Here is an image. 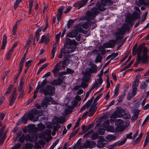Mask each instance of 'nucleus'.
<instances>
[{
  "label": "nucleus",
  "instance_id": "1",
  "mask_svg": "<svg viewBox=\"0 0 149 149\" xmlns=\"http://www.w3.org/2000/svg\"><path fill=\"white\" fill-rule=\"evenodd\" d=\"M145 44L140 45L136 51L135 52V54L136 53L137 54V58H136V61L135 63L138 65L140 62L142 61L143 63L148 62L147 60L148 56L147 55L148 49L144 47Z\"/></svg>",
  "mask_w": 149,
  "mask_h": 149
},
{
  "label": "nucleus",
  "instance_id": "2",
  "mask_svg": "<svg viewBox=\"0 0 149 149\" xmlns=\"http://www.w3.org/2000/svg\"><path fill=\"white\" fill-rule=\"evenodd\" d=\"M101 2H98L96 4V7L100 11H103L105 10L106 9L104 7L107 5L111 6L113 2L111 0H101Z\"/></svg>",
  "mask_w": 149,
  "mask_h": 149
},
{
  "label": "nucleus",
  "instance_id": "3",
  "mask_svg": "<svg viewBox=\"0 0 149 149\" xmlns=\"http://www.w3.org/2000/svg\"><path fill=\"white\" fill-rule=\"evenodd\" d=\"M129 26L126 24H124L119 30L116 32L115 35L117 38L118 39H122L123 37V35L125 33V31H129Z\"/></svg>",
  "mask_w": 149,
  "mask_h": 149
},
{
  "label": "nucleus",
  "instance_id": "4",
  "mask_svg": "<svg viewBox=\"0 0 149 149\" xmlns=\"http://www.w3.org/2000/svg\"><path fill=\"white\" fill-rule=\"evenodd\" d=\"M54 88L50 85H47L45 88H42L40 89V93H43L45 96H46L48 95H53L54 94Z\"/></svg>",
  "mask_w": 149,
  "mask_h": 149
},
{
  "label": "nucleus",
  "instance_id": "5",
  "mask_svg": "<svg viewBox=\"0 0 149 149\" xmlns=\"http://www.w3.org/2000/svg\"><path fill=\"white\" fill-rule=\"evenodd\" d=\"M97 8H93L91 9L92 12L90 11H87L86 12V15L87 16L84 17V19H92L95 17V16L98 13Z\"/></svg>",
  "mask_w": 149,
  "mask_h": 149
},
{
  "label": "nucleus",
  "instance_id": "6",
  "mask_svg": "<svg viewBox=\"0 0 149 149\" xmlns=\"http://www.w3.org/2000/svg\"><path fill=\"white\" fill-rule=\"evenodd\" d=\"M37 110L35 109L30 110L26 115L30 120L35 122L38 120L39 117L38 116L34 117V115H37Z\"/></svg>",
  "mask_w": 149,
  "mask_h": 149
},
{
  "label": "nucleus",
  "instance_id": "7",
  "mask_svg": "<svg viewBox=\"0 0 149 149\" xmlns=\"http://www.w3.org/2000/svg\"><path fill=\"white\" fill-rule=\"evenodd\" d=\"M61 62L59 61L56 65L54 66V69L52 70V72L54 73V76L56 77L58 75V73L60 70L62 68L61 66Z\"/></svg>",
  "mask_w": 149,
  "mask_h": 149
},
{
  "label": "nucleus",
  "instance_id": "8",
  "mask_svg": "<svg viewBox=\"0 0 149 149\" xmlns=\"http://www.w3.org/2000/svg\"><path fill=\"white\" fill-rule=\"evenodd\" d=\"M6 126L4 125L1 127L0 131V144L2 145L6 138V134H3V132L5 130Z\"/></svg>",
  "mask_w": 149,
  "mask_h": 149
},
{
  "label": "nucleus",
  "instance_id": "9",
  "mask_svg": "<svg viewBox=\"0 0 149 149\" xmlns=\"http://www.w3.org/2000/svg\"><path fill=\"white\" fill-rule=\"evenodd\" d=\"M96 143L93 141H87L84 144L83 146L84 148H92L95 146Z\"/></svg>",
  "mask_w": 149,
  "mask_h": 149
},
{
  "label": "nucleus",
  "instance_id": "10",
  "mask_svg": "<svg viewBox=\"0 0 149 149\" xmlns=\"http://www.w3.org/2000/svg\"><path fill=\"white\" fill-rule=\"evenodd\" d=\"M99 139V140L98 141L97 144V147L100 148H102L104 147L105 144L104 142H106L107 141L102 136H100Z\"/></svg>",
  "mask_w": 149,
  "mask_h": 149
},
{
  "label": "nucleus",
  "instance_id": "11",
  "mask_svg": "<svg viewBox=\"0 0 149 149\" xmlns=\"http://www.w3.org/2000/svg\"><path fill=\"white\" fill-rule=\"evenodd\" d=\"M94 97H93L91 98L88 100L87 102L81 108L80 111V112H82L84 110H85L87 108H88L92 103Z\"/></svg>",
  "mask_w": 149,
  "mask_h": 149
},
{
  "label": "nucleus",
  "instance_id": "12",
  "mask_svg": "<svg viewBox=\"0 0 149 149\" xmlns=\"http://www.w3.org/2000/svg\"><path fill=\"white\" fill-rule=\"evenodd\" d=\"M88 0H81L74 3L73 6L74 7H78V9L83 6L86 3Z\"/></svg>",
  "mask_w": 149,
  "mask_h": 149
},
{
  "label": "nucleus",
  "instance_id": "13",
  "mask_svg": "<svg viewBox=\"0 0 149 149\" xmlns=\"http://www.w3.org/2000/svg\"><path fill=\"white\" fill-rule=\"evenodd\" d=\"M103 80L102 78H99L97 79V81L94 84L92 87L91 88V90H92L95 88H97L99 86L102 84Z\"/></svg>",
  "mask_w": 149,
  "mask_h": 149
},
{
  "label": "nucleus",
  "instance_id": "14",
  "mask_svg": "<svg viewBox=\"0 0 149 149\" xmlns=\"http://www.w3.org/2000/svg\"><path fill=\"white\" fill-rule=\"evenodd\" d=\"M78 33V31L76 29H74L71 32L67 33V36L70 38H74L77 36Z\"/></svg>",
  "mask_w": 149,
  "mask_h": 149
},
{
  "label": "nucleus",
  "instance_id": "15",
  "mask_svg": "<svg viewBox=\"0 0 149 149\" xmlns=\"http://www.w3.org/2000/svg\"><path fill=\"white\" fill-rule=\"evenodd\" d=\"M137 17L136 18L134 15H130L128 16L126 19V22L128 23H130L132 22L135 19H138L140 17V15L137 14Z\"/></svg>",
  "mask_w": 149,
  "mask_h": 149
},
{
  "label": "nucleus",
  "instance_id": "16",
  "mask_svg": "<svg viewBox=\"0 0 149 149\" xmlns=\"http://www.w3.org/2000/svg\"><path fill=\"white\" fill-rule=\"evenodd\" d=\"M64 7L63 6H61L58 9L57 18V20L59 21L61 18V16Z\"/></svg>",
  "mask_w": 149,
  "mask_h": 149
},
{
  "label": "nucleus",
  "instance_id": "17",
  "mask_svg": "<svg viewBox=\"0 0 149 149\" xmlns=\"http://www.w3.org/2000/svg\"><path fill=\"white\" fill-rule=\"evenodd\" d=\"M91 68L89 69V71L91 73H96L97 71V67L96 65L92 63H90L89 64Z\"/></svg>",
  "mask_w": 149,
  "mask_h": 149
},
{
  "label": "nucleus",
  "instance_id": "18",
  "mask_svg": "<svg viewBox=\"0 0 149 149\" xmlns=\"http://www.w3.org/2000/svg\"><path fill=\"white\" fill-rule=\"evenodd\" d=\"M66 48L68 49V50L67 52H64V57L65 58L66 57V56H65L66 54H69V53L74 52L76 49L75 47L72 46H70V47L67 46Z\"/></svg>",
  "mask_w": 149,
  "mask_h": 149
},
{
  "label": "nucleus",
  "instance_id": "19",
  "mask_svg": "<svg viewBox=\"0 0 149 149\" xmlns=\"http://www.w3.org/2000/svg\"><path fill=\"white\" fill-rule=\"evenodd\" d=\"M66 43L67 45H73L76 46L77 43L74 40H72L69 38H67L65 40Z\"/></svg>",
  "mask_w": 149,
  "mask_h": 149
},
{
  "label": "nucleus",
  "instance_id": "20",
  "mask_svg": "<svg viewBox=\"0 0 149 149\" xmlns=\"http://www.w3.org/2000/svg\"><path fill=\"white\" fill-rule=\"evenodd\" d=\"M63 82L62 79L61 78H59L57 80H54L50 81V84L53 85H60Z\"/></svg>",
  "mask_w": 149,
  "mask_h": 149
},
{
  "label": "nucleus",
  "instance_id": "21",
  "mask_svg": "<svg viewBox=\"0 0 149 149\" xmlns=\"http://www.w3.org/2000/svg\"><path fill=\"white\" fill-rule=\"evenodd\" d=\"M125 129V127L124 126L122 125H119L116 127L115 132L117 133H118L119 132H122Z\"/></svg>",
  "mask_w": 149,
  "mask_h": 149
},
{
  "label": "nucleus",
  "instance_id": "22",
  "mask_svg": "<svg viewBox=\"0 0 149 149\" xmlns=\"http://www.w3.org/2000/svg\"><path fill=\"white\" fill-rule=\"evenodd\" d=\"M7 37L6 34H4L2 44L1 47V49H4L5 46L7 44Z\"/></svg>",
  "mask_w": 149,
  "mask_h": 149
},
{
  "label": "nucleus",
  "instance_id": "23",
  "mask_svg": "<svg viewBox=\"0 0 149 149\" xmlns=\"http://www.w3.org/2000/svg\"><path fill=\"white\" fill-rule=\"evenodd\" d=\"M139 85V82L134 81L132 85V90L134 93L137 92V87Z\"/></svg>",
  "mask_w": 149,
  "mask_h": 149
},
{
  "label": "nucleus",
  "instance_id": "24",
  "mask_svg": "<svg viewBox=\"0 0 149 149\" xmlns=\"http://www.w3.org/2000/svg\"><path fill=\"white\" fill-rule=\"evenodd\" d=\"M17 97L11 95L10 97L9 105L12 106L14 103Z\"/></svg>",
  "mask_w": 149,
  "mask_h": 149
},
{
  "label": "nucleus",
  "instance_id": "25",
  "mask_svg": "<svg viewBox=\"0 0 149 149\" xmlns=\"http://www.w3.org/2000/svg\"><path fill=\"white\" fill-rule=\"evenodd\" d=\"M105 138L108 141H111L115 140L116 139V137L113 135H109L107 136Z\"/></svg>",
  "mask_w": 149,
  "mask_h": 149
},
{
  "label": "nucleus",
  "instance_id": "26",
  "mask_svg": "<svg viewBox=\"0 0 149 149\" xmlns=\"http://www.w3.org/2000/svg\"><path fill=\"white\" fill-rule=\"evenodd\" d=\"M82 27L81 23L75 26V28L80 33L83 32L84 31L82 29Z\"/></svg>",
  "mask_w": 149,
  "mask_h": 149
},
{
  "label": "nucleus",
  "instance_id": "27",
  "mask_svg": "<svg viewBox=\"0 0 149 149\" xmlns=\"http://www.w3.org/2000/svg\"><path fill=\"white\" fill-rule=\"evenodd\" d=\"M49 102L46 100H44L42 102L41 106L44 109H46L48 105Z\"/></svg>",
  "mask_w": 149,
  "mask_h": 149
},
{
  "label": "nucleus",
  "instance_id": "28",
  "mask_svg": "<svg viewBox=\"0 0 149 149\" xmlns=\"http://www.w3.org/2000/svg\"><path fill=\"white\" fill-rule=\"evenodd\" d=\"M25 139L26 141H29L31 142H33L34 141L33 137H30L29 134H27L26 136H25Z\"/></svg>",
  "mask_w": 149,
  "mask_h": 149
},
{
  "label": "nucleus",
  "instance_id": "29",
  "mask_svg": "<svg viewBox=\"0 0 149 149\" xmlns=\"http://www.w3.org/2000/svg\"><path fill=\"white\" fill-rule=\"evenodd\" d=\"M35 126L33 125H31L28 126V132L31 133L33 132L35 130Z\"/></svg>",
  "mask_w": 149,
  "mask_h": 149
},
{
  "label": "nucleus",
  "instance_id": "30",
  "mask_svg": "<svg viewBox=\"0 0 149 149\" xmlns=\"http://www.w3.org/2000/svg\"><path fill=\"white\" fill-rule=\"evenodd\" d=\"M120 84H117L115 89L114 91V96L115 97L117 96L118 94V91L120 87Z\"/></svg>",
  "mask_w": 149,
  "mask_h": 149
},
{
  "label": "nucleus",
  "instance_id": "31",
  "mask_svg": "<svg viewBox=\"0 0 149 149\" xmlns=\"http://www.w3.org/2000/svg\"><path fill=\"white\" fill-rule=\"evenodd\" d=\"M139 115V112L137 111L134 113L133 115L132 116L131 120L132 121H135Z\"/></svg>",
  "mask_w": 149,
  "mask_h": 149
},
{
  "label": "nucleus",
  "instance_id": "32",
  "mask_svg": "<svg viewBox=\"0 0 149 149\" xmlns=\"http://www.w3.org/2000/svg\"><path fill=\"white\" fill-rule=\"evenodd\" d=\"M115 117L118 118L122 117L123 116L122 114L120 111H116L114 112L113 113Z\"/></svg>",
  "mask_w": 149,
  "mask_h": 149
},
{
  "label": "nucleus",
  "instance_id": "33",
  "mask_svg": "<svg viewBox=\"0 0 149 149\" xmlns=\"http://www.w3.org/2000/svg\"><path fill=\"white\" fill-rule=\"evenodd\" d=\"M148 86V84L146 82L143 81L140 84L141 89L143 90L145 89Z\"/></svg>",
  "mask_w": 149,
  "mask_h": 149
},
{
  "label": "nucleus",
  "instance_id": "34",
  "mask_svg": "<svg viewBox=\"0 0 149 149\" xmlns=\"http://www.w3.org/2000/svg\"><path fill=\"white\" fill-rule=\"evenodd\" d=\"M47 83V79H44L42 82V83L40 85H39L38 86H39V88L40 89L42 88H44L45 86Z\"/></svg>",
  "mask_w": 149,
  "mask_h": 149
},
{
  "label": "nucleus",
  "instance_id": "35",
  "mask_svg": "<svg viewBox=\"0 0 149 149\" xmlns=\"http://www.w3.org/2000/svg\"><path fill=\"white\" fill-rule=\"evenodd\" d=\"M29 38H31V39L33 38V36L32 35L30 36ZM31 44V40L29 38L27 42L26 43L25 47L26 48L29 46Z\"/></svg>",
  "mask_w": 149,
  "mask_h": 149
},
{
  "label": "nucleus",
  "instance_id": "36",
  "mask_svg": "<svg viewBox=\"0 0 149 149\" xmlns=\"http://www.w3.org/2000/svg\"><path fill=\"white\" fill-rule=\"evenodd\" d=\"M28 118L26 115H24L21 118V121L24 124L26 123Z\"/></svg>",
  "mask_w": 149,
  "mask_h": 149
},
{
  "label": "nucleus",
  "instance_id": "37",
  "mask_svg": "<svg viewBox=\"0 0 149 149\" xmlns=\"http://www.w3.org/2000/svg\"><path fill=\"white\" fill-rule=\"evenodd\" d=\"M19 21H17L14 25L13 29V34L15 35L17 29V23L18 22H19Z\"/></svg>",
  "mask_w": 149,
  "mask_h": 149
},
{
  "label": "nucleus",
  "instance_id": "38",
  "mask_svg": "<svg viewBox=\"0 0 149 149\" xmlns=\"http://www.w3.org/2000/svg\"><path fill=\"white\" fill-rule=\"evenodd\" d=\"M134 92L132 91V94L129 93L128 94L127 96V99L128 100H130L131 98L134 96L136 94L137 92H136V93H134Z\"/></svg>",
  "mask_w": 149,
  "mask_h": 149
},
{
  "label": "nucleus",
  "instance_id": "39",
  "mask_svg": "<svg viewBox=\"0 0 149 149\" xmlns=\"http://www.w3.org/2000/svg\"><path fill=\"white\" fill-rule=\"evenodd\" d=\"M41 30L38 29L35 33V36L36 39L37 41H38L40 37V32L41 31Z\"/></svg>",
  "mask_w": 149,
  "mask_h": 149
},
{
  "label": "nucleus",
  "instance_id": "40",
  "mask_svg": "<svg viewBox=\"0 0 149 149\" xmlns=\"http://www.w3.org/2000/svg\"><path fill=\"white\" fill-rule=\"evenodd\" d=\"M58 42H55L54 45H53V47L52 48V52H55L56 51V47L57 44H58Z\"/></svg>",
  "mask_w": 149,
  "mask_h": 149
},
{
  "label": "nucleus",
  "instance_id": "41",
  "mask_svg": "<svg viewBox=\"0 0 149 149\" xmlns=\"http://www.w3.org/2000/svg\"><path fill=\"white\" fill-rule=\"evenodd\" d=\"M57 123H59L60 124L63 123L64 122V121L63 118H58L56 117L55 118Z\"/></svg>",
  "mask_w": 149,
  "mask_h": 149
},
{
  "label": "nucleus",
  "instance_id": "42",
  "mask_svg": "<svg viewBox=\"0 0 149 149\" xmlns=\"http://www.w3.org/2000/svg\"><path fill=\"white\" fill-rule=\"evenodd\" d=\"M110 48H113L115 45V41L113 40H111L109 42Z\"/></svg>",
  "mask_w": 149,
  "mask_h": 149
},
{
  "label": "nucleus",
  "instance_id": "43",
  "mask_svg": "<svg viewBox=\"0 0 149 149\" xmlns=\"http://www.w3.org/2000/svg\"><path fill=\"white\" fill-rule=\"evenodd\" d=\"M33 1L32 0L29 3V14H31V10L33 7Z\"/></svg>",
  "mask_w": 149,
  "mask_h": 149
},
{
  "label": "nucleus",
  "instance_id": "44",
  "mask_svg": "<svg viewBox=\"0 0 149 149\" xmlns=\"http://www.w3.org/2000/svg\"><path fill=\"white\" fill-rule=\"evenodd\" d=\"M81 23V25L82 26V28H83L84 29H87L89 27V23Z\"/></svg>",
  "mask_w": 149,
  "mask_h": 149
},
{
  "label": "nucleus",
  "instance_id": "45",
  "mask_svg": "<svg viewBox=\"0 0 149 149\" xmlns=\"http://www.w3.org/2000/svg\"><path fill=\"white\" fill-rule=\"evenodd\" d=\"M33 144L31 143H27L25 144V147L27 149H31L33 147Z\"/></svg>",
  "mask_w": 149,
  "mask_h": 149
},
{
  "label": "nucleus",
  "instance_id": "46",
  "mask_svg": "<svg viewBox=\"0 0 149 149\" xmlns=\"http://www.w3.org/2000/svg\"><path fill=\"white\" fill-rule=\"evenodd\" d=\"M102 61V57L101 56L99 55H97L96 57V59L95 60V63L101 62Z\"/></svg>",
  "mask_w": 149,
  "mask_h": 149
},
{
  "label": "nucleus",
  "instance_id": "47",
  "mask_svg": "<svg viewBox=\"0 0 149 149\" xmlns=\"http://www.w3.org/2000/svg\"><path fill=\"white\" fill-rule=\"evenodd\" d=\"M98 134L97 132H94L91 136V139L93 140H94L97 139L98 136Z\"/></svg>",
  "mask_w": 149,
  "mask_h": 149
},
{
  "label": "nucleus",
  "instance_id": "48",
  "mask_svg": "<svg viewBox=\"0 0 149 149\" xmlns=\"http://www.w3.org/2000/svg\"><path fill=\"white\" fill-rule=\"evenodd\" d=\"M148 12H146L143 15L142 17V19L141 20V23L142 24L143 22L145 21L146 19V17L148 15Z\"/></svg>",
  "mask_w": 149,
  "mask_h": 149
},
{
  "label": "nucleus",
  "instance_id": "49",
  "mask_svg": "<svg viewBox=\"0 0 149 149\" xmlns=\"http://www.w3.org/2000/svg\"><path fill=\"white\" fill-rule=\"evenodd\" d=\"M97 109V107L95 106H94L93 105H92L89 109L88 110V112H90L91 111H93L95 110V112Z\"/></svg>",
  "mask_w": 149,
  "mask_h": 149
},
{
  "label": "nucleus",
  "instance_id": "50",
  "mask_svg": "<svg viewBox=\"0 0 149 149\" xmlns=\"http://www.w3.org/2000/svg\"><path fill=\"white\" fill-rule=\"evenodd\" d=\"M19 141L21 143H23L24 141L25 140V136L24 134H22L20 137L19 138Z\"/></svg>",
  "mask_w": 149,
  "mask_h": 149
},
{
  "label": "nucleus",
  "instance_id": "51",
  "mask_svg": "<svg viewBox=\"0 0 149 149\" xmlns=\"http://www.w3.org/2000/svg\"><path fill=\"white\" fill-rule=\"evenodd\" d=\"M13 87L12 84H10L8 88L7 91L4 93V95H6V94L9 93L11 91L12 88Z\"/></svg>",
  "mask_w": 149,
  "mask_h": 149
},
{
  "label": "nucleus",
  "instance_id": "52",
  "mask_svg": "<svg viewBox=\"0 0 149 149\" xmlns=\"http://www.w3.org/2000/svg\"><path fill=\"white\" fill-rule=\"evenodd\" d=\"M12 53L13 52L9 51L6 54V58L7 60H9Z\"/></svg>",
  "mask_w": 149,
  "mask_h": 149
},
{
  "label": "nucleus",
  "instance_id": "53",
  "mask_svg": "<svg viewBox=\"0 0 149 149\" xmlns=\"http://www.w3.org/2000/svg\"><path fill=\"white\" fill-rule=\"evenodd\" d=\"M115 123L116 125H120L123 123V121L121 119H118L115 121Z\"/></svg>",
  "mask_w": 149,
  "mask_h": 149
},
{
  "label": "nucleus",
  "instance_id": "54",
  "mask_svg": "<svg viewBox=\"0 0 149 149\" xmlns=\"http://www.w3.org/2000/svg\"><path fill=\"white\" fill-rule=\"evenodd\" d=\"M38 127L39 130H42L45 128V126L41 123L38 124Z\"/></svg>",
  "mask_w": 149,
  "mask_h": 149
},
{
  "label": "nucleus",
  "instance_id": "55",
  "mask_svg": "<svg viewBox=\"0 0 149 149\" xmlns=\"http://www.w3.org/2000/svg\"><path fill=\"white\" fill-rule=\"evenodd\" d=\"M109 120H107L104 122L102 124V126L105 128L109 126Z\"/></svg>",
  "mask_w": 149,
  "mask_h": 149
},
{
  "label": "nucleus",
  "instance_id": "56",
  "mask_svg": "<svg viewBox=\"0 0 149 149\" xmlns=\"http://www.w3.org/2000/svg\"><path fill=\"white\" fill-rule=\"evenodd\" d=\"M21 144L19 143H17L15 144L11 149H19L21 147Z\"/></svg>",
  "mask_w": 149,
  "mask_h": 149
},
{
  "label": "nucleus",
  "instance_id": "57",
  "mask_svg": "<svg viewBox=\"0 0 149 149\" xmlns=\"http://www.w3.org/2000/svg\"><path fill=\"white\" fill-rule=\"evenodd\" d=\"M105 131L104 129L102 128H100L99 129L98 132L99 134L103 135Z\"/></svg>",
  "mask_w": 149,
  "mask_h": 149
},
{
  "label": "nucleus",
  "instance_id": "58",
  "mask_svg": "<svg viewBox=\"0 0 149 149\" xmlns=\"http://www.w3.org/2000/svg\"><path fill=\"white\" fill-rule=\"evenodd\" d=\"M46 36L45 35H43L41 37V39L39 42L40 44L43 43L45 41V39H46Z\"/></svg>",
  "mask_w": 149,
  "mask_h": 149
},
{
  "label": "nucleus",
  "instance_id": "59",
  "mask_svg": "<svg viewBox=\"0 0 149 149\" xmlns=\"http://www.w3.org/2000/svg\"><path fill=\"white\" fill-rule=\"evenodd\" d=\"M69 63V61L68 60H65L63 61L62 62V66L64 68L65 67V65H67Z\"/></svg>",
  "mask_w": 149,
  "mask_h": 149
},
{
  "label": "nucleus",
  "instance_id": "60",
  "mask_svg": "<svg viewBox=\"0 0 149 149\" xmlns=\"http://www.w3.org/2000/svg\"><path fill=\"white\" fill-rule=\"evenodd\" d=\"M123 118L125 119H130L131 117V116L128 113H125L122 116Z\"/></svg>",
  "mask_w": 149,
  "mask_h": 149
},
{
  "label": "nucleus",
  "instance_id": "61",
  "mask_svg": "<svg viewBox=\"0 0 149 149\" xmlns=\"http://www.w3.org/2000/svg\"><path fill=\"white\" fill-rule=\"evenodd\" d=\"M32 61V60H29L27 61L26 63L25 64V66L26 67H27V69H28L29 66L31 65V63Z\"/></svg>",
  "mask_w": 149,
  "mask_h": 149
},
{
  "label": "nucleus",
  "instance_id": "62",
  "mask_svg": "<svg viewBox=\"0 0 149 149\" xmlns=\"http://www.w3.org/2000/svg\"><path fill=\"white\" fill-rule=\"evenodd\" d=\"M125 95L124 94H123L121 95H120L118 96L119 99H118V102H122V100L123 99L124 97L125 96Z\"/></svg>",
  "mask_w": 149,
  "mask_h": 149
},
{
  "label": "nucleus",
  "instance_id": "63",
  "mask_svg": "<svg viewBox=\"0 0 149 149\" xmlns=\"http://www.w3.org/2000/svg\"><path fill=\"white\" fill-rule=\"evenodd\" d=\"M126 139L124 138L118 144L119 146H121L124 144L126 141Z\"/></svg>",
  "mask_w": 149,
  "mask_h": 149
},
{
  "label": "nucleus",
  "instance_id": "64",
  "mask_svg": "<svg viewBox=\"0 0 149 149\" xmlns=\"http://www.w3.org/2000/svg\"><path fill=\"white\" fill-rule=\"evenodd\" d=\"M141 75L138 74L136 75L135 79L134 81H136L138 82H139L140 79L141 78Z\"/></svg>",
  "mask_w": 149,
  "mask_h": 149
}]
</instances>
